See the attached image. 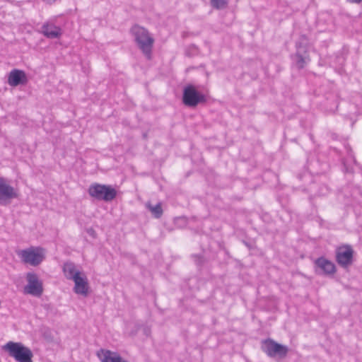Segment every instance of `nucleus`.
<instances>
[{
  "label": "nucleus",
  "mask_w": 362,
  "mask_h": 362,
  "mask_svg": "<svg viewBox=\"0 0 362 362\" xmlns=\"http://www.w3.org/2000/svg\"><path fill=\"white\" fill-rule=\"evenodd\" d=\"M16 253L23 263L33 267L40 265L45 258V250L41 247L31 246Z\"/></svg>",
  "instance_id": "nucleus-2"
},
{
  "label": "nucleus",
  "mask_w": 362,
  "mask_h": 362,
  "mask_svg": "<svg viewBox=\"0 0 362 362\" xmlns=\"http://www.w3.org/2000/svg\"><path fill=\"white\" fill-rule=\"evenodd\" d=\"M18 196L16 190L7 181L0 177V202L3 203L12 199L17 198Z\"/></svg>",
  "instance_id": "nucleus-10"
},
{
  "label": "nucleus",
  "mask_w": 362,
  "mask_h": 362,
  "mask_svg": "<svg viewBox=\"0 0 362 362\" xmlns=\"http://www.w3.org/2000/svg\"><path fill=\"white\" fill-rule=\"evenodd\" d=\"M62 270L64 276L69 280L74 281L76 278L81 275V272L76 269L75 264L71 262H65L63 265Z\"/></svg>",
  "instance_id": "nucleus-16"
},
{
  "label": "nucleus",
  "mask_w": 362,
  "mask_h": 362,
  "mask_svg": "<svg viewBox=\"0 0 362 362\" xmlns=\"http://www.w3.org/2000/svg\"><path fill=\"white\" fill-rule=\"evenodd\" d=\"M88 192L91 197L106 202L112 201L117 194V190L111 185L98 183L91 184Z\"/></svg>",
  "instance_id": "nucleus-4"
},
{
  "label": "nucleus",
  "mask_w": 362,
  "mask_h": 362,
  "mask_svg": "<svg viewBox=\"0 0 362 362\" xmlns=\"http://www.w3.org/2000/svg\"><path fill=\"white\" fill-rule=\"evenodd\" d=\"M354 250L349 245L339 247L336 250V260L339 266L347 268L353 263Z\"/></svg>",
  "instance_id": "nucleus-9"
},
{
  "label": "nucleus",
  "mask_w": 362,
  "mask_h": 362,
  "mask_svg": "<svg viewBox=\"0 0 362 362\" xmlns=\"http://www.w3.org/2000/svg\"><path fill=\"white\" fill-rule=\"evenodd\" d=\"M26 280L28 284L24 287V292L33 296L40 297L43 293V287L37 275L33 272H28L26 274Z\"/></svg>",
  "instance_id": "nucleus-8"
},
{
  "label": "nucleus",
  "mask_w": 362,
  "mask_h": 362,
  "mask_svg": "<svg viewBox=\"0 0 362 362\" xmlns=\"http://www.w3.org/2000/svg\"><path fill=\"white\" fill-rule=\"evenodd\" d=\"M97 356L101 362H128L116 352L101 349L97 352Z\"/></svg>",
  "instance_id": "nucleus-12"
},
{
  "label": "nucleus",
  "mask_w": 362,
  "mask_h": 362,
  "mask_svg": "<svg viewBox=\"0 0 362 362\" xmlns=\"http://www.w3.org/2000/svg\"><path fill=\"white\" fill-rule=\"evenodd\" d=\"M315 265L322 271L325 274H333L336 272L335 265L325 257H319L315 261Z\"/></svg>",
  "instance_id": "nucleus-14"
},
{
  "label": "nucleus",
  "mask_w": 362,
  "mask_h": 362,
  "mask_svg": "<svg viewBox=\"0 0 362 362\" xmlns=\"http://www.w3.org/2000/svg\"><path fill=\"white\" fill-rule=\"evenodd\" d=\"M211 5L217 9L224 8L227 5L226 0H211Z\"/></svg>",
  "instance_id": "nucleus-18"
},
{
  "label": "nucleus",
  "mask_w": 362,
  "mask_h": 362,
  "mask_svg": "<svg viewBox=\"0 0 362 362\" xmlns=\"http://www.w3.org/2000/svg\"><path fill=\"white\" fill-rule=\"evenodd\" d=\"M42 33L47 37L53 39L61 36L62 30L53 23H46L42 26Z\"/></svg>",
  "instance_id": "nucleus-15"
},
{
  "label": "nucleus",
  "mask_w": 362,
  "mask_h": 362,
  "mask_svg": "<svg viewBox=\"0 0 362 362\" xmlns=\"http://www.w3.org/2000/svg\"><path fill=\"white\" fill-rule=\"evenodd\" d=\"M75 284L74 291L76 294H80L86 296L88 293V284L86 277L84 275H81L74 280Z\"/></svg>",
  "instance_id": "nucleus-13"
},
{
  "label": "nucleus",
  "mask_w": 362,
  "mask_h": 362,
  "mask_svg": "<svg viewBox=\"0 0 362 362\" xmlns=\"http://www.w3.org/2000/svg\"><path fill=\"white\" fill-rule=\"evenodd\" d=\"M262 349L269 357L285 358L288 352V346L280 344L273 339H267L262 341Z\"/></svg>",
  "instance_id": "nucleus-6"
},
{
  "label": "nucleus",
  "mask_w": 362,
  "mask_h": 362,
  "mask_svg": "<svg viewBox=\"0 0 362 362\" xmlns=\"http://www.w3.org/2000/svg\"><path fill=\"white\" fill-rule=\"evenodd\" d=\"M4 349L17 362H33L32 351L20 342L8 341L4 345Z\"/></svg>",
  "instance_id": "nucleus-3"
},
{
  "label": "nucleus",
  "mask_w": 362,
  "mask_h": 362,
  "mask_svg": "<svg viewBox=\"0 0 362 362\" xmlns=\"http://www.w3.org/2000/svg\"><path fill=\"white\" fill-rule=\"evenodd\" d=\"M308 40L304 35L301 36L296 42L295 62L298 69L304 68L310 60L308 53Z\"/></svg>",
  "instance_id": "nucleus-7"
},
{
  "label": "nucleus",
  "mask_w": 362,
  "mask_h": 362,
  "mask_svg": "<svg viewBox=\"0 0 362 362\" xmlns=\"http://www.w3.org/2000/svg\"><path fill=\"white\" fill-rule=\"evenodd\" d=\"M347 1L351 3H356V4H359L362 1V0H347Z\"/></svg>",
  "instance_id": "nucleus-19"
},
{
  "label": "nucleus",
  "mask_w": 362,
  "mask_h": 362,
  "mask_svg": "<svg viewBox=\"0 0 362 362\" xmlns=\"http://www.w3.org/2000/svg\"><path fill=\"white\" fill-rule=\"evenodd\" d=\"M131 33L143 54L147 59H151L154 39L149 32L144 27L135 25L131 28Z\"/></svg>",
  "instance_id": "nucleus-1"
},
{
  "label": "nucleus",
  "mask_w": 362,
  "mask_h": 362,
  "mask_svg": "<svg viewBox=\"0 0 362 362\" xmlns=\"http://www.w3.org/2000/svg\"><path fill=\"white\" fill-rule=\"evenodd\" d=\"M27 82V76L25 72L19 69H13L8 74V83L11 86H17L25 84Z\"/></svg>",
  "instance_id": "nucleus-11"
},
{
  "label": "nucleus",
  "mask_w": 362,
  "mask_h": 362,
  "mask_svg": "<svg viewBox=\"0 0 362 362\" xmlns=\"http://www.w3.org/2000/svg\"><path fill=\"white\" fill-rule=\"evenodd\" d=\"M206 96L199 92L194 86L189 84L183 89L182 103L185 105L194 107L199 103H205Z\"/></svg>",
  "instance_id": "nucleus-5"
},
{
  "label": "nucleus",
  "mask_w": 362,
  "mask_h": 362,
  "mask_svg": "<svg viewBox=\"0 0 362 362\" xmlns=\"http://www.w3.org/2000/svg\"><path fill=\"white\" fill-rule=\"evenodd\" d=\"M146 206L155 218H159L162 216L163 209L160 203L157 204L156 206H152L150 203H147Z\"/></svg>",
  "instance_id": "nucleus-17"
}]
</instances>
